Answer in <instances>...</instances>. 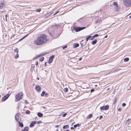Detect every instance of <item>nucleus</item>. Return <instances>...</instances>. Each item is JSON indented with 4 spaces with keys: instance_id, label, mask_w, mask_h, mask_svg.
<instances>
[{
    "instance_id": "6e6552de",
    "label": "nucleus",
    "mask_w": 131,
    "mask_h": 131,
    "mask_svg": "<svg viewBox=\"0 0 131 131\" xmlns=\"http://www.w3.org/2000/svg\"><path fill=\"white\" fill-rule=\"evenodd\" d=\"M54 58V55H52L49 58L48 63H51L53 61V60Z\"/></svg>"
},
{
    "instance_id": "473e14b6",
    "label": "nucleus",
    "mask_w": 131,
    "mask_h": 131,
    "mask_svg": "<svg viewBox=\"0 0 131 131\" xmlns=\"http://www.w3.org/2000/svg\"><path fill=\"white\" fill-rule=\"evenodd\" d=\"M19 57V55L17 53V54L15 57V59H17V58H18Z\"/></svg>"
},
{
    "instance_id": "052dcab7",
    "label": "nucleus",
    "mask_w": 131,
    "mask_h": 131,
    "mask_svg": "<svg viewBox=\"0 0 131 131\" xmlns=\"http://www.w3.org/2000/svg\"><path fill=\"white\" fill-rule=\"evenodd\" d=\"M110 89V88H108L107 89V91H108Z\"/></svg>"
},
{
    "instance_id": "09e8293b",
    "label": "nucleus",
    "mask_w": 131,
    "mask_h": 131,
    "mask_svg": "<svg viewBox=\"0 0 131 131\" xmlns=\"http://www.w3.org/2000/svg\"><path fill=\"white\" fill-rule=\"evenodd\" d=\"M38 63L37 61L36 62L35 64L36 66H37L38 65Z\"/></svg>"
},
{
    "instance_id": "4d7b16f0",
    "label": "nucleus",
    "mask_w": 131,
    "mask_h": 131,
    "mask_svg": "<svg viewBox=\"0 0 131 131\" xmlns=\"http://www.w3.org/2000/svg\"><path fill=\"white\" fill-rule=\"evenodd\" d=\"M71 129H74V128L73 127H71Z\"/></svg>"
},
{
    "instance_id": "f257e3e1",
    "label": "nucleus",
    "mask_w": 131,
    "mask_h": 131,
    "mask_svg": "<svg viewBox=\"0 0 131 131\" xmlns=\"http://www.w3.org/2000/svg\"><path fill=\"white\" fill-rule=\"evenodd\" d=\"M47 41L46 36L45 34H42L37 37L35 41V43L37 45H41L45 43Z\"/></svg>"
},
{
    "instance_id": "58836bf2",
    "label": "nucleus",
    "mask_w": 131,
    "mask_h": 131,
    "mask_svg": "<svg viewBox=\"0 0 131 131\" xmlns=\"http://www.w3.org/2000/svg\"><path fill=\"white\" fill-rule=\"evenodd\" d=\"M126 105V104L124 103H123L122 104V105L123 106H125Z\"/></svg>"
},
{
    "instance_id": "37998d69",
    "label": "nucleus",
    "mask_w": 131,
    "mask_h": 131,
    "mask_svg": "<svg viewBox=\"0 0 131 131\" xmlns=\"http://www.w3.org/2000/svg\"><path fill=\"white\" fill-rule=\"evenodd\" d=\"M122 108L119 107L118 108V110L119 111H121Z\"/></svg>"
},
{
    "instance_id": "393cba45",
    "label": "nucleus",
    "mask_w": 131,
    "mask_h": 131,
    "mask_svg": "<svg viewBox=\"0 0 131 131\" xmlns=\"http://www.w3.org/2000/svg\"><path fill=\"white\" fill-rule=\"evenodd\" d=\"M28 34L27 35H26L25 36H24V37H23L22 38H21L18 41H19L21 40H23V39H24V38H26V37H27L28 36Z\"/></svg>"
},
{
    "instance_id": "bb28decb",
    "label": "nucleus",
    "mask_w": 131,
    "mask_h": 131,
    "mask_svg": "<svg viewBox=\"0 0 131 131\" xmlns=\"http://www.w3.org/2000/svg\"><path fill=\"white\" fill-rule=\"evenodd\" d=\"M131 121V120L130 119H129L126 120V123L127 124V123H129Z\"/></svg>"
},
{
    "instance_id": "8fccbe9b",
    "label": "nucleus",
    "mask_w": 131,
    "mask_h": 131,
    "mask_svg": "<svg viewBox=\"0 0 131 131\" xmlns=\"http://www.w3.org/2000/svg\"><path fill=\"white\" fill-rule=\"evenodd\" d=\"M102 118H103V116H100L99 119H101Z\"/></svg>"
},
{
    "instance_id": "dca6fc26",
    "label": "nucleus",
    "mask_w": 131,
    "mask_h": 131,
    "mask_svg": "<svg viewBox=\"0 0 131 131\" xmlns=\"http://www.w3.org/2000/svg\"><path fill=\"white\" fill-rule=\"evenodd\" d=\"M4 6V3H2L0 4V10L2 9Z\"/></svg>"
},
{
    "instance_id": "cd10ccee",
    "label": "nucleus",
    "mask_w": 131,
    "mask_h": 131,
    "mask_svg": "<svg viewBox=\"0 0 131 131\" xmlns=\"http://www.w3.org/2000/svg\"><path fill=\"white\" fill-rule=\"evenodd\" d=\"M25 113L26 114H30V112L29 110H27L26 111Z\"/></svg>"
},
{
    "instance_id": "13d9d810",
    "label": "nucleus",
    "mask_w": 131,
    "mask_h": 131,
    "mask_svg": "<svg viewBox=\"0 0 131 131\" xmlns=\"http://www.w3.org/2000/svg\"><path fill=\"white\" fill-rule=\"evenodd\" d=\"M98 20H97V21H95V23H96V24L98 22Z\"/></svg>"
},
{
    "instance_id": "69168bd1",
    "label": "nucleus",
    "mask_w": 131,
    "mask_h": 131,
    "mask_svg": "<svg viewBox=\"0 0 131 131\" xmlns=\"http://www.w3.org/2000/svg\"><path fill=\"white\" fill-rule=\"evenodd\" d=\"M74 122H73V123L72 124V126L73 125V124L74 123Z\"/></svg>"
},
{
    "instance_id": "0e129e2a",
    "label": "nucleus",
    "mask_w": 131,
    "mask_h": 131,
    "mask_svg": "<svg viewBox=\"0 0 131 131\" xmlns=\"http://www.w3.org/2000/svg\"><path fill=\"white\" fill-rule=\"evenodd\" d=\"M15 35H13V36H12V37H11V38H12V37H14V36H15Z\"/></svg>"
},
{
    "instance_id": "49530a36",
    "label": "nucleus",
    "mask_w": 131,
    "mask_h": 131,
    "mask_svg": "<svg viewBox=\"0 0 131 131\" xmlns=\"http://www.w3.org/2000/svg\"><path fill=\"white\" fill-rule=\"evenodd\" d=\"M67 115V114L66 113H65L63 115V116L64 117L66 115Z\"/></svg>"
},
{
    "instance_id": "39448f33",
    "label": "nucleus",
    "mask_w": 131,
    "mask_h": 131,
    "mask_svg": "<svg viewBox=\"0 0 131 131\" xmlns=\"http://www.w3.org/2000/svg\"><path fill=\"white\" fill-rule=\"evenodd\" d=\"M109 108V106L107 105L105 106H103L100 107V109L101 111L103 110H108Z\"/></svg>"
},
{
    "instance_id": "c03bdc74",
    "label": "nucleus",
    "mask_w": 131,
    "mask_h": 131,
    "mask_svg": "<svg viewBox=\"0 0 131 131\" xmlns=\"http://www.w3.org/2000/svg\"><path fill=\"white\" fill-rule=\"evenodd\" d=\"M59 12V11H58L56 12L54 15H53V16L54 15H55L56 14H57Z\"/></svg>"
},
{
    "instance_id": "20e7f679",
    "label": "nucleus",
    "mask_w": 131,
    "mask_h": 131,
    "mask_svg": "<svg viewBox=\"0 0 131 131\" xmlns=\"http://www.w3.org/2000/svg\"><path fill=\"white\" fill-rule=\"evenodd\" d=\"M73 28L76 32H78L85 29V27H74Z\"/></svg>"
},
{
    "instance_id": "680f3d73",
    "label": "nucleus",
    "mask_w": 131,
    "mask_h": 131,
    "mask_svg": "<svg viewBox=\"0 0 131 131\" xmlns=\"http://www.w3.org/2000/svg\"><path fill=\"white\" fill-rule=\"evenodd\" d=\"M45 95L46 96V95H48V94L47 93H45Z\"/></svg>"
},
{
    "instance_id": "4468645a",
    "label": "nucleus",
    "mask_w": 131,
    "mask_h": 131,
    "mask_svg": "<svg viewBox=\"0 0 131 131\" xmlns=\"http://www.w3.org/2000/svg\"><path fill=\"white\" fill-rule=\"evenodd\" d=\"M37 115L39 117H42L43 116V114L40 112H38L37 113Z\"/></svg>"
},
{
    "instance_id": "774afa93",
    "label": "nucleus",
    "mask_w": 131,
    "mask_h": 131,
    "mask_svg": "<svg viewBox=\"0 0 131 131\" xmlns=\"http://www.w3.org/2000/svg\"><path fill=\"white\" fill-rule=\"evenodd\" d=\"M65 131H69V130L67 129V130H66Z\"/></svg>"
},
{
    "instance_id": "1a4fd4ad",
    "label": "nucleus",
    "mask_w": 131,
    "mask_h": 131,
    "mask_svg": "<svg viewBox=\"0 0 131 131\" xmlns=\"http://www.w3.org/2000/svg\"><path fill=\"white\" fill-rule=\"evenodd\" d=\"M35 89L38 92L41 91V88L39 85H37L35 87Z\"/></svg>"
},
{
    "instance_id": "412c9836",
    "label": "nucleus",
    "mask_w": 131,
    "mask_h": 131,
    "mask_svg": "<svg viewBox=\"0 0 131 131\" xmlns=\"http://www.w3.org/2000/svg\"><path fill=\"white\" fill-rule=\"evenodd\" d=\"M50 13H47V14L45 15V18H47L48 17L50 16Z\"/></svg>"
},
{
    "instance_id": "4be33fe9",
    "label": "nucleus",
    "mask_w": 131,
    "mask_h": 131,
    "mask_svg": "<svg viewBox=\"0 0 131 131\" xmlns=\"http://www.w3.org/2000/svg\"><path fill=\"white\" fill-rule=\"evenodd\" d=\"M19 123V125L21 127H23L24 126V125L23 124L22 122H18Z\"/></svg>"
},
{
    "instance_id": "423d86ee",
    "label": "nucleus",
    "mask_w": 131,
    "mask_h": 131,
    "mask_svg": "<svg viewBox=\"0 0 131 131\" xmlns=\"http://www.w3.org/2000/svg\"><path fill=\"white\" fill-rule=\"evenodd\" d=\"M10 95V94H8L4 95L3 97L2 101V102H4L6 101L9 97Z\"/></svg>"
},
{
    "instance_id": "9b49d317",
    "label": "nucleus",
    "mask_w": 131,
    "mask_h": 131,
    "mask_svg": "<svg viewBox=\"0 0 131 131\" xmlns=\"http://www.w3.org/2000/svg\"><path fill=\"white\" fill-rule=\"evenodd\" d=\"M29 129V127L28 126L26 127L24 129L21 130V131H28Z\"/></svg>"
},
{
    "instance_id": "f8f14e48",
    "label": "nucleus",
    "mask_w": 131,
    "mask_h": 131,
    "mask_svg": "<svg viewBox=\"0 0 131 131\" xmlns=\"http://www.w3.org/2000/svg\"><path fill=\"white\" fill-rule=\"evenodd\" d=\"M99 35L97 34H96L94 35L92 37V36L91 38L90 39L91 40H92L94 39L96 37H97Z\"/></svg>"
},
{
    "instance_id": "864d4df0",
    "label": "nucleus",
    "mask_w": 131,
    "mask_h": 131,
    "mask_svg": "<svg viewBox=\"0 0 131 131\" xmlns=\"http://www.w3.org/2000/svg\"><path fill=\"white\" fill-rule=\"evenodd\" d=\"M47 62H45V63L44 65H45V67H46V66H47Z\"/></svg>"
},
{
    "instance_id": "5701e85b",
    "label": "nucleus",
    "mask_w": 131,
    "mask_h": 131,
    "mask_svg": "<svg viewBox=\"0 0 131 131\" xmlns=\"http://www.w3.org/2000/svg\"><path fill=\"white\" fill-rule=\"evenodd\" d=\"M80 124H77L75 125H74V128H76L77 127H80Z\"/></svg>"
},
{
    "instance_id": "6e6d98bb",
    "label": "nucleus",
    "mask_w": 131,
    "mask_h": 131,
    "mask_svg": "<svg viewBox=\"0 0 131 131\" xmlns=\"http://www.w3.org/2000/svg\"><path fill=\"white\" fill-rule=\"evenodd\" d=\"M82 60V58L81 57L79 59V61H81V60Z\"/></svg>"
},
{
    "instance_id": "a878e982",
    "label": "nucleus",
    "mask_w": 131,
    "mask_h": 131,
    "mask_svg": "<svg viewBox=\"0 0 131 131\" xmlns=\"http://www.w3.org/2000/svg\"><path fill=\"white\" fill-rule=\"evenodd\" d=\"M124 60L125 62H127L129 60V58H124Z\"/></svg>"
},
{
    "instance_id": "2f4dec72",
    "label": "nucleus",
    "mask_w": 131,
    "mask_h": 131,
    "mask_svg": "<svg viewBox=\"0 0 131 131\" xmlns=\"http://www.w3.org/2000/svg\"><path fill=\"white\" fill-rule=\"evenodd\" d=\"M68 90V89L67 88H66L64 89V91L65 92H67Z\"/></svg>"
},
{
    "instance_id": "2eb2a0df",
    "label": "nucleus",
    "mask_w": 131,
    "mask_h": 131,
    "mask_svg": "<svg viewBox=\"0 0 131 131\" xmlns=\"http://www.w3.org/2000/svg\"><path fill=\"white\" fill-rule=\"evenodd\" d=\"M92 36H89L88 37H87L86 38V41L87 42L89 39H91V38Z\"/></svg>"
},
{
    "instance_id": "f03ea898",
    "label": "nucleus",
    "mask_w": 131,
    "mask_h": 131,
    "mask_svg": "<svg viewBox=\"0 0 131 131\" xmlns=\"http://www.w3.org/2000/svg\"><path fill=\"white\" fill-rule=\"evenodd\" d=\"M23 95V94L22 92L19 93L16 96L15 101L16 102L19 101L21 99V97Z\"/></svg>"
},
{
    "instance_id": "7c9ffc66",
    "label": "nucleus",
    "mask_w": 131,
    "mask_h": 131,
    "mask_svg": "<svg viewBox=\"0 0 131 131\" xmlns=\"http://www.w3.org/2000/svg\"><path fill=\"white\" fill-rule=\"evenodd\" d=\"M18 49L17 48H16L15 49H14V51L15 52H16L17 53H18Z\"/></svg>"
},
{
    "instance_id": "79ce46f5",
    "label": "nucleus",
    "mask_w": 131,
    "mask_h": 131,
    "mask_svg": "<svg viewBox=\"0 0 131 131\" xmlns=\"http://www.w3.org/2000/svg\"><path fill=\"white\" fill-rule=\"evenodd\" d=\"M37 57H40L41 56H42V55H41V54H39V55H37Z\"/></svg>"
},
{
    "instance_id": "603ef678",
    "label": "nucleus",
    "mask_w": 131,
    "mask_h": 131,
    "mask_svg": "<svg viewBox=\"0 0 131 131\" xmlns=\"http://www.w3.org/2000/svg\"><path fill=\"white\" fill-rule=\"evenodd\" d=\"M54 12L53 11H51L50 13V15H51V14H52Z\"/></svg>"
},
{
    "instance_id": "72a5a7b5",
    "label": "nucleus",
    "mask_w": 131,
    "mask_h": 131,
    "mask_svg": "<svg viewBox=\"0 0 131 131\" xmlns=\"http://www.w3.org/2000/svg\"><path fill=\"white\" fill-rule=\"evenodd\" d=\"M41 8H38L36 9V12H39L41 10Z\"/></svg>"
},
{
    "instance_id": "ea45409f",
    "label": "nucleus",
    "mask_w": 131,
    "mask_h": 131,
    "mask_svg": "<svg viewBox=\"0 0 131 131\" xmlns=\"http://www.w3.org/2000/svg\"><path fill=\"white\" fill-rule=\"evenodd\" d=\"M67 45H66L63 47L62 48L63 49H64L65 48H66L67 47Z\"/></svg>"
},
{
    "instance_id": "bf43d9fd",
    "label": "nucleus",
    "mask_w": 131,
    "mask_h": 131,
    "mask_svg": "<svg viewBox=\"0 0 131 131\" xmlns=\"http://www.w3.org/2000/svg\"><path fill=\"white\" fill-rule=\"evenodd\" d=\"M107 35H106V36H105V37H104V38H107Z\"/></svg>"
},
{
    "instance_id": "c9c22d12",
    "label": "nucleus",
    "mask_w": 131,
    "mask_h": 131,
    "mask_svg": "<svg viewBox=\"0 0 131 131\" xmlns=\"http://www.w3.org/2000/svg\"><path fill=\"white\" fill-rule=\"evenodd\" d=\"M37 58H38V57H37V56H36L35 57H34L33 59V60H35V59H37Z\"/></svg>"
},
{
    "instance_id": "a211bd4d",
    "label": "nucleus",
    "mask_w": 131,
    "mask_h": 131,
    "mask_svg": "<svg viewBox=\"0 0 131 131\" xmlns=\"http://www.w3.org/2000/svg\"><path fill=\"white\" fill-rule=\"evenodd\" d=\"M18 116L17 115V114H16L15 116V119L17 122H18L19 121V118H18Z\"/></svg>"
},
{
    "instance_id": "c85d7f7f",
    "label": "nucleus",
    "mask_w": 131,
    "mask_h": 131,
    "mask_svg": "<svg viewBox=\"0 0 131 131\" xmlns=\"http://www.w3.org/2000/svg\"><path fill=\"white\" fill-rule=\"evenodd\" d=\"M45 91H43L42 92V93L41 94V96H44V95L45 94Z\"/></svg>"
},
{
    "instance_id": "ddd939ff",
    "label": "nucleus",
    "mask_w": 131,
    "mask_h": 131,
    "mask_svg": "<svg viewBox=\"0 0 131 131\" xmlns=\"http://www.w3.org/2000/svg\"><path fill=\"white\" fill-rule=\"evenodd\" d=\"M79 46V44L78 43H75L74 44L73 46V47L75 48L78 47Z\"/></svg>"
},
{
    "instance_id": "f3484780",
    "label": "nucleus",
    "mask_w": 131,
    "mask_h": 131,
    "mask_svg": "<svg viewBox=\"0 0 131 131\" xmlns=\"http://www.w3.org/2000/svg\"><path fill=\"white\" fill-rule=\"evenodd\" d=\"M97 42V40L96 39H95L94 40H93L92 41V45H94Z\"/></svg>"
},
{
    "instance_id": "7ed1b4c3",
    "label": "nucleus",
    "mask_w": 131,
    "mask_h": 131,
    "mask_svg": "<svg viewBox=\"0 0 131 131\" xmlns=\"http://www.w3.org/2000/svg\"><path fill=\"white\" fill-rule=\"evenodd\" d=\"M123 3L127 7H129L131 6V0H124Z\"/></svg>"
},
{
    "instance_id": "0eeeda50",
    "label": "nucleus",
    "mask_w": 131,
    "mask_h": 131,
    "mask_svg": "<svg viewBox=\"0 0 131 131\" xmlns=\"http://www.w3.org/2000/svg\"><path fill=\"white\" fill-rule=\"evenodd\" d=\"M87 42L86 41V40L85 39L84 40H82L81 41L80 44L82 47L84 46L85 45Z\"/></svg>"
},
{
    "instance_id": "c756f323",
    "label": "nucleus",
    "mask_w": 131,
    "mask_h": 131,
    "mask_svg": "<svg viewBox=\"0 0 131 131\" xmlns=\"http://www.w3.org/2000/svg\"><path fill=\"white\" fill-rule=\"evenodd\" d=\"M44 59V57H42L39 60L41 61H42Z\"/></svg>"
},
{
    "instance_id": "de8ad7c7",
    "label": "nucleus",
    "mask_w": 131,
    "mask_h": 131,
    "mask_svg": "<svg viewBox=\"0 0 131 131\" xmlns=\"http://www.w3.org/2000/svg\"><path fill=\"white\" fill-rule=\"evenodd\" d=\"M25 103L26 104H27L28 103V101L26 100L25 101Z\"/></svg>"
},
{
    "instance_id": "338daca9",
    "label": "nucleus",
    "mask_w": 131,
    "mask_h": 131,
    "mask_svg": "<svg viewBox=\"0 0 131 131\" xmlns=\"http://www.w3.org/2000/svg\"><path fill=\"white\" fill-rule=\"evenodd\" d=\"M97 85H95V87H97Z\"/></svg>"
},
{
    "instance_id": "9d476101",
    "label": "nucleus",
    "mask_w": 131,
    "mask_h": 131,
    "mask_svg": "<svg viewBox=\"0 0 131 131\" xmlns=\"http://www.w3.org/2000/svg\"><path fill=\"white\" fill-rule=\"evenodd\" d=\"M36 123V122L35 121L32 122L30 125V127H33L34 125Z\"/></svg>"
},
{
    "instance_id": "e433bc0d",
    "label": "nucleus",
    "mask_w": 131,
    "mask_h": 131,
    "mask_svg": "<svg viewBox=\"0 0 131 131\" xmlns=\"http://www.w3.org/2000/svg\"><path fill=\"white\" fill-rule=\"evenodd\" d=\"M95 91L94 89H91L90 90V92L92 93L93 92Z\"/></svg>"
},
{
    "instance_id": "f704fd0d",
    "label": "nucleus",
    "mask_w": 131,
    "mask_h": 131,
    "mask_svg": "<svg viewBox=\"0 0 131 131\" xmlns=\"http://www.w3.org/2000/svg\"><path fill=\"white\" fill-rule=\"evenodd\" d=\"M117 7H115V8H114V9L116 10V11H118V9L117 8Z\"/></svg>"
},
{
    "instance_id": "e2e57ef3",
    "label": "nucleus",
    "mask_w": 131,
    "mask_h": 131,
    "mask_svg": "<svg viewBox=\"0 0 131 131\" xmlns=\"http://www.w3.org/2000/svg\"><path fill=\"white\" fill-rule=\"evenodd\" d=\"M5 18H7V14L5 15Z\"/></svg>"
},
{
    "instance_id": "5fc2aeb1",
    "label": "nucleus",
    "mask_w": 131,
    "mask_h": 131,
    "mask_svg": "<svg viewBox=\"0 0 131 131\" xmlns=\"http://www.w3.org/2000/svg\"><path fill=\"white\" fill-rule=\"evenodd\" d=\"M59 126H60L59 125H56V126H55V127L56 128V127H59Z\"/></svg>"
},
{
    "instance_id": "6ab92c4d",
    "label": "nucleus",
    "mask_w": 131,
    "mask_h": 131,
    "mask_svg": "<svg viewBox=\"0 0 131 131\" xmlns=\"http://www.w3.org/2000/svg\"><path fill=\"white\" fill-rule=\"evenodd\" d=\"M113 4L115 7H118L117 3V2H114L113 3Z\"/></svg>"
},
{
    "instance_id": "a18cd8bd",
    "label": "nucleus",
    "mask_w": 131,
    "mask_h": 131,
    "mask_svg": "<svg viewBox=\"0 0 131 131\" xmlns=\"http://www.w3.org/2000/svg\"><path fill=\"white\" fill-rule=\"evenodd\" d=\"M59 12V11H58L56 12L54 15H53V16L54 15H55L56 14H57Z\"/></svg>"
},
{
    "instance_id": "aec40b11",
    "label": "nucleus",
    "mask_w": 131,
    "mask_h": 131,
    "mask_svg": "<svg viewBox=\"0 0 131 131\" xmlns=\"http://www.w3.org/2000/svg\"><path fill=\"white\" fill-rule=\"evenodd\" d=\"M69 126L68 125H66L64 126L63 127V129H66L68 128H69Z\"/></svg>"
},
{
    "instance_id": "a19ab883",
    "label": "nucleus",
    "mask_w": 131,
    "mask_h": 131,
    "mask_svg": "<svg viewBox=\"0 0 131 131\" xmlns=\"http://www.w3.org/2000/svg\"><path fill=\"white\" fill-rule=\"evenodd\" d=\"M117 101V100L116 99V98H115V100H114V102L113 103V104H114L115 103H116V102Z\"/></svg>"
},
{
    "instance_id": "b1692460",
    "label": "nucleus",
    "mask_w": 131,
    "mask_h": 131,
    "mask_svg": "<svg viewBox=\"0 0 131 131\" xmlns=\"http://www.w3.org/2000/svg\"><path fill=\"white\" fill-rule=\"evenodd\" d=\"M92 117V115L91 114H89L87 117L88 119H89L91 118Z\"/></svg>"
},
{
    "instance_id": "4c0bfd02",
    "label": "nucleus",
    "mask_w": 131,
    "mask_h": 131,
    "mask_svg": "<svg viewBox=\"0 0 131 131\" xmlns=\"http://www.w3.org/2000/svg\"><path fill=\"white\" fill-rule=\"evenodd\" d=\"M42 121H38V122H37V123L38 124H39L40 123H42Z\"/></svg>"
},
{
    "instance_id": "3c124183",
    "label": "nucleus",
    "mask_w": 131,
    "mask_h": 131,
    "mask_svg": "<svg viewBox=\"0 0 131 131\" xmlns=\"http://www.w3.org/2000/svg\"><path fill=\"white\" fill-rule=\"evenodd\" d=\"M46 54V53H41V54L42 55V56H43L45 54Z\"/></svg>"
}]
</instances>
